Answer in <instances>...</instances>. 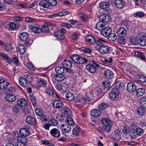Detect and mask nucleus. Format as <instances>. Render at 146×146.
<instances>
[{"instance_id":"6","label":"nucleus","mask_w":146,"mask_h":146,"mask_svg":"<svg viewBox=\"0 0 146 146\" xmlns=\"http://www.w3.org/2000/svg\"><path fill=\"white\" fill-rule=\"evenodd\" d=\"M119 93L118 89L113 88L109 94V97L111 100H115L118 98Z\"/></svg>"},{"instance_id":"56","label":"nucleus","mask_w":146,"mask_h":146,"mask_svg":"<svg viewBox=\"0 0 146 146\" xmlns=\"http://www.w3.org/2000/svg\"><path fill=\"white\" fill-rule=\"evenodd\" d=\"M13 62L17 66H19V61L18 58L16 56H15L12 59Z\"/></svg>"},{"instance_id":"14","label":"nucleus","mask_w":146,"mask_h":146,"mask_svg":"<svg viewBox=\"0 0 146 146\" xmlns=\"http://www.w3.org/2000/svg\"><path fill=\"white\" fill-rule=\"evenodd\" d=\"M126 33V29L123 28L121 27L118 29L117 33L118 37L122 38L125 35Z\"/></svg>"},{"instance_id":"29","label":"nucleus","mask_w":146,"mask_h":146,"mask_svg":"<svg viewBox=\"0 0 146 146\" xmlns=\"http://www.w3.org/2000/svg\"><path fill=\"white\" fill-rule=\"evenodd\" d=\"M5 98L7 101L11 102H13L16 100V97L15 96L11 94L6 95Z\"/></svg>"},{"instance_id":"64","label":"nucleus","mask_w":146,"mask_h":146,"mask_svg":"<svg viewBox=\"0 0 146 146\" xmlns=\"http://www.w3.org/2000/svg\"><path fill=\"white\" fill-rule=\"evenodd\" d=\"M38 82L39 83L41 84L44 86H46L47 84L46 80L42 78H40V80H38Z\"/></svg>"},{"instance_id":"45","label":"nucleus","mask_w":146,"mask_h":146,"mask_svg":"<svg viewBox=\"0 0 146 146\" xmlns=\"http://www.w3.org/2000/svg\"><path fill=\"white\" fill-rule=\"evenodd\" d=\"M56 72L58 74H62L64 72V69L60 66L56 67L55 69Z\"/></svg>"},{"instance_id":"35","label":"nucleus","mask_w":146,"mask_h":146,"mask_svg":"<svg viewBox=\"0 0 146 146\" xmlns=\"http://www.w3.org/2000/svg\"><path fill=\"white\" fill-rule=\"evenodd\" d=\"M145 92V90L143 88H139L136 91V94L137 96H141L143 95Z\"/></svg>"},{"instance_id":"55","label":"nucleus","mask_w":146,"mask_h":146,"mask_svg":"<svg viewBox=\"0 0 146 146\" xmlns=\"http://www.w3.org/2000/svg\"><path fill=\"white\" fill-rule=\"evenodd\" d=\"M108 106V105L106 103H101L99 106V108L102 110H105Z\"/></svg>"},{"instance_id":"46","label":"nucleus","mask_w":146,"mask_h":146,"mask_svg":"<svg viewBox=\"0 0 146 146\" xmlns=\"http://www.w3.org/2000/svg\"><path fill=\"white\" fill-rule=\"evenodd\" d=\"M48 123L50 126H56L58 123V121L55 119H50L48 121Z\"/></svg>"},{"instance_id":"39","label":"nucleus","mask_w":146,"mask_h":146,"mask_svg":"<svg viewBox=\"0 0 146 146\" xmlns=\"http://www.w3.org/2000/svg\"><path fill=\"white\" fill-rule=\"evenodd\" d=\"M19 82L20 85L23 86H26L27 85V83L28 81L24 77L20 78L19 79Z\"/></svg>"},{"instance_id":"26","label":"nucleus","mask_w":146,"mask_h":146,"mask_svg":"<svg viewBox=\"0 0 146 146\" xmlns=\"http://www.w3.org/2000/svg\"><path fill=\"white\" fill-rule=\"evenodd\" d=\"M104 75L107 79H110L113 77V74L112 72L110 70L107 69L104 72Z\"/></svg>"},{"instance_id":"42","label":"nucleus","mask_w":146,"mask_h":146,"mask_svg":"<svg viewBox=\"0 0 146 146\" xmlns=\"http://www.w3.org/2000/svg\"><path fill=\"white\" fill-rule=\"evenodd\" d=\"M134 54L135 56L140 57L142 60H145V55L142 52L136 51L134 52Z\"/></svg>"},{"instance_id":"44","label":"nucleus","mask_w":146,"mask_h":146,"mask_svg":"<svg viewBox=\"0 0 146 146\" xmlns=\"http://www.w3.org/2000/svg\"><path fill=\"white\" fill-rule=\"evenodd\" d=\"M109 6V3L107 2H102L100 3V7L102 9L108 8Z\"/></svg>"},{"instance_id":"57","label":"nucleus","mask_w":146,"mask_h":146,"mask_svg":"<svg viewBox=\"0 0 146 146\" xmlns=\"http://www.w3.org/2000/svg\"><path fill=\"white\" fill-rule=\"evenodd\" d=\"M69 12L68 11H64L62 12H60L58 13H56V17L57 16H59V17H62V16H64L66 15L69 14Z\"/></svg>"},{"instance_id":"16","label":"nucleus","mask_w":146,"mask_h":146,"mask_svg":"<svg viewBox=\"0 0 146 146\" xmlns=\"http://www.w3.org/2000/svg\"><path fill=\"white\" fill-rule=\"evenodd\" d=\"M60 129L63 132L67 133L70 131L71 127L70 125L68 124H62Z\"/></svg>"},{"instance_id":"10","label":"nucleus","mask_w":146,"mask_h":146,"mask_svg":"<svg viewBox=\"0 0 146 146\" xmlns=\"http://www.w3.org/2000/svg\"><path fill=\"white\" fill-rule=\"evenodd\" d=\"M9 84V82L8 80L3 77H1L0 80V88L1 89H6Z\"/></svg>"},{"instance_id":"4","label":"nucleus","mask_w":146,"mask_h":146,"mask_svg":"<svg viewBox=\"0 0 146 146\" xmlns=\"http://www.w3.org/2000/svg\"><path fill=\"white\" fill-rule=\"evenodd\" d=\"M99 65L95 62L92 64H88L86 66L87 69L92 73H94L96 72L97 68L99 67Z\"/></svg>"},{"instance_id":"32","label":"nucleus","mask_w":146,"mask_h":146,"mask_svg":"<svg viewBox=\"0 0 146 146\" xmlns=\"http://www.w3.org/2000/svg\"><path fill=\"white\" fill-rule=\"evenodd\" d=\"M19 133L23 137H26L29 134V130L26 128L21 129L20 130Z\"/></svg>"},{"instance_id":"48","label":"nucleus","mask_w":146,"mask_h":146,"mask_svg":"<svg viewBox=\"0 0 146 146\" xmlns=\"http://www.w3.org/2000/svg\"><path fill=\"white\" fill-rule=\"evenodd\" d=\"M91 100V98L89 97H86L85 98L82 97L80 100V102L82 103H84L85 102H88Z\"/></svg>"},{"instance_id":"49","label":"nucleus","mask_w":146,"mask_h":146,"mask_svg":"<svg viewBox=\"0 0 146 146\" xmlns=\"http://www.w3.org/2000/svg\"><path fill=\"white\" fill-rule=\"evenodd\" d=\"M106 41L101 38H98V40H96V44L100 46L101 45H103L104 43L106 42Z\"/></svg>"},{"instance_id":"5","label":"nucleus","mask_w":146,"mask_h":146,"mask_svg":"<svg viewBox=\"0 0 146 146\" xmlns=\"http://www.w3.org/2000/svg\"><path fill=\"white\" fill-rule=\"evenodd\" d=\"M63 67L69 72L71 71L70 68L72 66V62L70 60H64L62 63Z\"/></svg>"},{"instance_id":"38","label":"nucleus","mask_w":146,"mask_h":146,"mask_svg":"<svg viewBox=\"0 0 146 146\" xmlns=\"http://www.w3.org/2000/svg\"><path fill=\"white\" fill-rule=\"evenodd\" d=\"M106 24L102 22H98L96 25V28L98 30H101L104 29Z\"/></svg>"},{"instance_id":"63","label":"nucleus","mask_w":146,"mask_h":146,"mask_svg":"<svg viewBox=\"0 0 146 146\" xmlns=\"http://www.w3.org/2000/svg\"><path fill=\"white\" fill-rule=\"evenodd\" d=\"M122 84L121 83L120 81H118L116 82L115 84V88H116L117 89H120L121 88V86L122 85Z\"/></svg>"},{"instance_id":"18","label":"nucleus","mask_w":146,"mask_h":146,"mask_svg":"<svg viewBox=\"0 0 146 146\" xmlns=\"http://www.w3.org/2000/svg\"><path fill=\"white\" fill-rule=\"evenodd\" d=\"M135 80L140 82H146V77L143 75H136L135 76Z\"/></svg>"},{"instance_id":"37","label":"nucleus","mask_w":146,"mask_h":146,"mask_svg":"<svg viewBox=\"0 0 146 146\" xmlns=\"http://www.w3.org/2000/svg\"><path fill=\"white\" fill-rule=\"evenodd\" d=\"M63 109L64 111V115L66 117L70 116L72 115V112L70 108L66 107H64Z\"/></svg>"},{"instance_id":"41","label":"nucleus","mask_w":146,"mask_h":146,"mask_svg":"<svg viewBox=\"0 0 146 146\" xmlns=\"http://www.w3.org/2000/svg\"><path fill=\"white\" fill-rule=\"evenodd\" d=\"M24 77L28 82H30L33 79V75L30 73H26Z\"/></svg>"},{"instance_id":"62","label":"nucleus","mask_w":146,"mask_h":146,"mask_svg":"<svg viewBox=\"0 0 146 146\" xmlns=\"http://www.w3.org/2000/svg\"><path fill=\"white\" fill-rule=\"evenodd\" d=\"M49 27L47 26H43L41 28V31L45 33H46L48 32Z\"/></svg>"},{"instance_id":"52","label":"nucleus","mask_w":146,"mask_h":146,"mask_svg":"<svg viewBox=\"0 0 146 146\" xmlns=\"http://www.w3.org/2000/svg\"><path fill=\"white\" fill-rule=\"evenodd\" d=\"M135 130L138 136L142 135L143 133V129L140 127L136 128Z\"/></svg>"},{"instance_id":"54","label":"nucleus","mask_w":146,"mask_h":146,"mask_svg":"<svg viewBox=\"0 0 146 146\" xmlns=\"http://www.w3.org/2000/svg\"><path fill=\"white\" fill-rule=\"evenodd\" d=\"M56 118L58 120L60 121H62L65 118L64 115L61 114H58L57 115Z\"/></svg>"},{"instance_id":"2","label":"nucleus","mask_w":146,"mask_h":146,"mask_svg":"<svg viewBox=\"0 0 146 146\" xmlns=\"http://www.w3.org/2000/svg\"><path fill=\"white\" fill-rule=\"evenodd\" d=\"M138 44L141 46H145L146 45V40L144 33H139L138 35Z\"/></svg>"},{"instance_id":"15","label":"nucleus","mask_w":146,"mask_h":146,"mask_svg":"<svg viewBox=\"0 0 146 146\" xmlns=\"http://www.w3.org/2000/svg\"><path fill=\"white\" fill-rule=\"evenodd\" d=\"M100 20L103 23H108L111 20V17L106 15H102L100 17Z\"/></svg>"},{"instance_id":"43","label":"nucleus","mask_w":146,"mask_h":146,"mask_svg":"<svg viewBox=\"0 0 146 146\" xmlns=\"http://www.w3.org/2000/svg\"><path fill=\"white\" fill-rule=\"evenodd\" d=\"M66 97L67 100L70 101L74 100L75 98L74 95L70 92H68L66 94Z\"/></svg>"},{"instance_id":"61","label":"nucleus","mask_w":146,"mask_h":146,"mask_svg":"<svg viewBox=\"0 0 146 146\" xmlns=\"http://www.w3.org/2000/svg\"><path fill=\"white\" fill-rule=\"evenodd\" d=\"M104 63L108 64L111 65L112 64V59L111 58H110L109 60L105 59L103 61Z\"/></svg>"},{"instance_id":"1","label":"nucleus","mask_w":146,"mask_h":146,"mask_svg":"<svg viewBox=\"0 0 146 146\" xmlns=\"http://www.w3.org/2000/svg\"><path fill=\"white\" fill-rule=\"evenodd\" d=\"M71 59L74 62L78 64L86 63L88 62L86 59L77 54H75L72 56Z\"/></svg>"},{"instance_id":"51","label":"nucleus","mask_w":146,"mask_h":146,"mask_svg":"<svg viewBox=\"0 0 146 146\" xmlns=\"http://www.w3.org/2000/svg\"><path fill=\"white\" fill-rule=\"evenodd\" d=\"M80 131V129L79 127H76L73 129V133L75 135H77L79 134Z\"/></svg>"},{"instance_id":"60","label":"nucleus","mask_w":146,"mask_h":146,"mask_svg":"<svg viewBox=\"0 0 146 146\" xmlns=\"http://www.w3.org/2000/svg\"><path fill=\"white\" fill-rule=\"evenodd\" d=\"M135 15L136 17L141 18L144 16V14L142 12L139 11L136 13Z\"/></svg>"},{"instance_id":"23","label":"nucleus","mask_w":146,"mask_h":146,"mask_svg":"<svg viewBox=\"0 0 146 146\" xmlns=\"http://www.w3.org/2000/svg\"><path fill=\"white\" fill-rule=\"evenodd\" d=\"M111 32L110 28L109 27H107L104 28L101 32L102 35L104 36H108Z\"/></svg>"},{"instance_id":"11","label":"nucleus","mask_w":146,"mask_h":146,"mask_svg":"<svg viewBox=\"0 0 146 146\" xmlns=\"http://www.w3.org/2000/svg\"><path fill=\"white\" fill-rule=\"evenodd\" d=\"M50 134L53 137L58 138L60 135V130L57 128L52 129L50 131Z\"/></svg>"},{"instance_id":"20","label":"nucleus","mask_w":146,"mask_h":146,"mask_svg":"<svg viewBox=\"0 0 146 146\" xmlns=\"http://www.w3.org/2000/svg\"><path fill=\"white\" fill-rule=\"evenodd\" d=\"M30 28L31 30L34 33H39L41 32V28L38 25L31 26Z\"/></svg>"},{"instance_id":"34","label":"nucleus","mask_w":146,"mask_h":146,"mask_svg":"<svg viewBox=\"0 0 146 146\" xmlns=\"http://www.w3.org/2000/svg\"><path fill=\"white\" fill-rule=\"evenodd\" d=\"M145 109L141 106L139 107L137 109V114L139 115H143L145 113Z\"/></svg>"},{"instance_id":"28","label":"nucleus","mask_w":146,"mask_h":146,"mask_svg":"<svg viewBox=\"0 0 146 146\" xmlns=\"http://www.w3.org/2000/svg\"><path fill=\"white\" fill-rule=\"evenodd\" d=\"M39 5L43 8H47L49 6V3L46 0H42L40 1Z\"/></svg>"},{"instance_id":"53","label":"nucleus","mask_w":146,"mask_h":146,"mask_svg":"<svg viewBox=\"0 0 146 146\" xmlns=\"http://www.w3.org/2000/svg\"><path fill=\"white\" fill-rule=\"evenodd\" d=\"M110 85V82L108 81H104L102 83V86L105 88H108Z\"/></svg>"},{"instance_id":"27","label":"nucleus","mask_w":146,"mask_h":146,"mask_svg":"<svg viewBox=\"0 0 146 146\" xmlns=\"http://www.w3.org/2000/svg\"><path fill=\"white\" fill-rule=\"evenodd\" d=\"M65 76L62 74H57L55 75L54 78L57 81H62L65 78Z\"/></svg>"},{"instance_id":"40","label":"nucleus","mask_w":146,"mask_h":146,"mask_svg":"<svg viewBox=\"0 0 146 146\" xmlns=\"http://www.w3.org/2000/svg\"><path fill=\"white\" fill-rule=\"evenodd\" d=\"M17 139L18 141V142L25 144H27L28 141V140L26 138V137H23L22 136L18 137Z\"/></svg>"},{"instance_id":"12","label":"nucleus","mask_w":146,"mask_h":146,"mask_svg":"<svg viewBox=\"0 0 146 146\" xmlns=\"http://www.w3.org/2000/svg\"><path fill=\"white\" fill-rule=\"evenodd\" d=\"M136 89V85L134 83L130 82L127 84V89L130 92H134L135 91Z\"/></svg>"},{"instance_id":"25","label":"nucleus","mask_w":146,"mask_h":146,"mask_svg":"<svg viewBox=\"0 0 146 146\" xmlns=\"http://www.w3.org/2000/svg\"><path fill=\"white\" fill-rule=\"evenodd\" d=\"M90 113L91 115L92 116L95 117H97L101 115V112L99 110L94 109L91 111Z\"/></svg>"},{"instance_id":"47","label":"nucleus","mask_w":146,"mask_h":146,"mask_svg":"<svg viewBox=\"0 0 146 146\" xmlns=\"http://www.w3.org/2000/svg\"><path fill=\"white\" fill-rule=\"evenodd\" d=\"M141 106L146 108V97H142L141 99Z\"/></svg>"},{"instance_id":"59","label":"nucleus","mask_w":146,"mask_h":146,"mask_svg":"<svg viewBox=\"0 0 146 146\" xmlns=\"http://www.w3.org/2000/svg\"><path fill=\"white\" fill-rule=\"evenodd\" d=\"M130 42L132 44L136 45L138 44V40L136 38H132L130 40Z\"/></svg>"},{"instance_id":"19","label":"nucleus","mask_w":146,"mask_h":146,"mask_svg":"<svg viewBox=\"0 0 146 146\" xmlns=\"http://www.w3.org/2000/svg\"><path fill=\"white\" fill-rule=\"evenodd\" d=\"M27 104L26 100L24 99H21L18 100L17 102V105L21 108L26 106Z\"/></svg>"},{"instance_id":"36","label":"nucleus","mask_w":146,"mask_h":146,"mask_svg":"<svg viewBox=\"0 0 146 146\" xmlns=\"http://www.w3.org/2000/svg\"><path fill=\"white\" fill-rule=\"evenodd\" d=\"M108 38L109 40L113 41L116 39L117 36L115 33H111L108 36Z\"/></svg>"},{"instance_id":"33","label":"nucleus","mask_w":146,"mask_h":146,"mask_svg":"<svg viewBox=\"0 0 146 146\" xmlns=\"http://www.w3.org/2000/svg\"><path fill=\"white\" fill-rule=\"evenodd\" d=\"M29 35L26 32H23L21 33L20 35V38L23 41L26 40L29 37Z\"/></svg>"},{"instance_id":"50","label":"nucleus","mask_w":146,"mask_h":146,"mask_svg":"<svg viewBox=\"0 0 146 146\" xmlns=\"http://www.w3.org/2000/svg\"><path fill=\"white\" fill-rule=\"evenodd\" d=\"M65 122L70 125H73L74 123V121L72 119L71 117H67L66 119L65 120Z\"/></svg>"},{"instance_id":"31","label":"nucleus","mask_w":146,"mask_h":146,"mask_svg":"<svg viewBox=\"0 0 146 146\" xmlns=\"http://www.w3.org/2000/svg\"><path fill=\"white\" fill-rule=\"evenodd\" d=\"M18 52L21 54H23L25 52V47L23 44H20L17 48Z\"/></svg>"},{"instance_id":"22","label":"nucleus","mask_w":146,"mask_h":146,"mask_svg":"<svg viewBox=\"0 0 146 146\" xmlns=\"http://www.w3.org/2000/svg\"><path fill=\"white\" fill-rule=\"evenodd\" d=\"M45 92L46 93L49 95H52L53 94L54 95H55V96H54V97H57V98H58V99H59V96H58L56 94H54V91L50 87H48L45 89Z\"/></svg>"},{"instance_id":"3","label":"nucleus","mask_w":146,"mask_h":146,"mask_svg":"<svg viewBox=\"0 0 146 146\" xmlns=\"http://www.w3.org/2000/svg\"><path fill=\"white\" fill-rule=\"evenodd\" d=\"M102 121L105 127V130L107 132H110L111 129V121L107 118H103L102 120Z\"/></svg>"},{"instance_id":"7","label":"nucleus","mask_w":146,"mask_h":146,"mask_svg":"<svg viewBox=\"0 0 146 146\" xmlns=\"http://www.w3.org/2000/svg\"><path fill=\"white\" fill-rule=\"evenodd\" d=\"M98 50L100 53L106 54L110 52L111 48L108 46L103 45L99 47Z\"/></svg>"},{"instance_id":"17","label":"nucleus","mask_w":146,"mask_h":146,"mask_svg":"<svg viewBox=\"0 0 146 146\" xmlns=\"http://www.w3.org/2000/svg\"><path fill=\"white\" fill-rule=\"evenodd\" d=\"M115 6L118 8H122L125 5V2L122 0H116L114 2Z\"/></svg>"},{"instance_id":"21","label":"nucleus","mask_w":146,"mask_h":146,"mask_svg":"<svg viewBox=\"0 0 146 146\" xmlns=\"http://www.w3.org/2000/svg\"><path fill=\"white\" fill-rule=\"evenodd\" d=\"M86 40L90 44H94L96 42L94 37L93 36L88 35L86 36Z\"/></svg>"},{"instance_id":"9","label":"nucleus","mask_w":146,"mask_h":146,"mask_svg":"<svg viewBox=\"0 0 146 146\" xmlns=\"http://www.w3.org/2000/svg\"><path fill=\"white\" fill-rule=\"evenodd\" d=\"M68 88V85L65 83H62L60 84H57L56 86V88L58 91H62L64 92H66Z\"/></svg>"},{"instance_id":"24","label":"nucleus","mask_w":146,"mask_h":146,"mask_svg":"<svg viewBox=\"0 0 146 146\" xmlns=\"http://www.w3.org/2000/svg\"><path fill=\"white\" fill-rule=\"evenodd\" d=\"M52 105L54 108H59L63 106V103L62 101L57 100L53 102Z\"/></svg>"},{"instance_id":"58","label":"nucleus","mask_w":146,"mask_h":146,"mask_svg":"<svg viewBox=\"0 0 146 146\" xmlns=\"http://www.w3.org/2000/svg\"><path fill=\"white\" fill-rule=\"evenodd\" d=\"M30 99L33 105H34L36 104V98L33 95H31L30 96Z\"/></svg>"},{"instance_id":"13","label":"nucleus","mask_w":146,"mask_h":146,"mask_svg":"<svg viewBox=\"0 0 146 146\" xmlns=\"http://www.w3.org/2000/svg\"><path fill=\"white\" fill-rule=\"evenodd\" d=\"M54 34L56 38L60 40H63L64 38V35L61 33L60 30H55L54 32Z\"/></svg>"},{"instance_id":"30","label":"nucleus","mask_w":146,"mask_h":146,"mask_svg":"<svg viewBox=\"0 0 146 146\" xmlns=\"http://www.w3.org/2000/svg\"><path fill=\"white\" fill-rule=\"evenodd\" d=\"M26 121L28 124L31 125H34L36 123L35 118L32 116L27 117L26 119Z\"/></svg>"},{"instance_id":"8","label":"nucleus","mask_w":146,"mask_h":146,"mask_svg":"<svg viewBox=\"0 0 146 146\" xmlns=\"http://www.w3.org/2000/svg\"><path fill=\"white\" fill-rule=\"evenodd\" d=\"M23 64L29 70L35 71V68L32 63L29 62V60L27 57L24 58Z\"/></svg>"}]
</instances>
